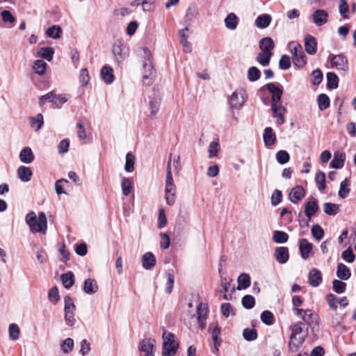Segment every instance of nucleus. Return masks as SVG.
Instances as JSON below:
<instances>
[{"label":"nucleus","mask_w":356,"mask_h":356,"mask_svg":"<svg viewBox=\"0 0 356 356\" xmlns=\"http://www.w3.org/2000/svg\"><path fill=\"white\" fill-rule=\"evenodd\" d=\"M266 87L272 94L273 116L277 118V123L281 125L284 123V113L285 112V108L280 104V99L283 93L282 87L278 83H269Z\"/></svg>","instance_id":"1"},{"label":"nucleus","mask_w":356,"mask_h":356,"mask_svg":"<svg viewBox=\"0 0 356 356\" xmlns=\"http://www.w3.org/2000/svg\"><path fill=\"white\" fill-rule=\"evenodd\" d=\"M25 220L33 233H46L47 229V221L46 215L43 211L38 213V218L33 211L30 212L26 216Z\"/></svg>","instance_id":"2"},{"label":"nucleus","mask_w":356,"mask_h":356,"mask_svg":"<svg viewBox=\"0 0 356 356\" xmlns=\"http://www.w3.org/2000/svg\"><path fill=\"white\" fill-rule=\"evenodd\" d=\"M302 325L303 323L302 322H297L294 323L291 327V334L288 346L289 350L291 353H296L305 342V337H300L297 338V336L302 332Z\"/></svg>","instance_id":"3"},{"label":"nucleus","mask_w":356,"mask_h":356,"mask_svg":"<svg viewBox=\"0 0 356 356\" xmlns=\"http://www.w3.org/2000/svg\"><path fill=\"white\" fill-rule=\"evenodd\" d=\"M163 352L162 356H174L178 349V343L175 341L172 333L164 331L163 333Z\"/></svg>","instance_id":"4"},{"label":"nucleus","mask_w":356,"mask_h":356,"mask_svg":"<svg viewBox=\"0 0 356 356\" xmlns=\"http://www.w3.org/2000/svg\"><path fill=\"white\" fill-rule=\"evenodd\" d=\"M64 310H65V321L69 326H72L75 322L74 311L75 305L73 300L69 296L64 298Z\"/></svg>","instance_id":"5"},{"label":"nucleus","mask_w":356,"mask_h":356,"mask_svg":"<svg viewBox=\"0 0 356 356\" xmlns=\"http://www.w3.org/2000/svg\"><path fill=\"white\" fill-rule=\"evenodd\" d=\"M330 59L332 68L343 72H346L348 70V61L344 55H331Z\"/></svg>","instance_id":"6"},{"label":"nucleus","mask_w":356,"mask_h":356,"mask_svg":"<svg viewBox=\"0 0 356 356\" xmlns=\"http://www.w3.org/2000/svg\"><path fill=\"white\" fill-rule=\"evenodd\" d=\"M246 95L243 89H238L234 91L231 95L229 104L232 108L238 109L245 102Z\"/></svg>","instance_id":"7"},{"label":"nucleus","mask_w":356,"mask_h":356,"mask_svg":"<svg viewBox=\"0 0 356 356\" xmlns=\"http://www.w3.org/2000/svg\"><path fill=\"white\" fill-rule=\"evenodd\" d=\"M197 321L201 330H204L206 326V321L208 315V307L206 304L200 302L196 309Z\"/></svg>","instance_id":"8"},{"label":"nucleus","mask_w":356,"mask_h":356,"mask_svg":"<svg viewBox=\"0 0 356 356\" xmlns=\"http://www.w3.org/2000/svg\"><path fill=\"white\" fill-rule=\"evenodd\" d=\"M154 347V341L151 339H143L138 345V350L143 353L142 356H154L153 349Z\"/></svg>","instance_id":"9"},{"label":"nucleus","mask_w":356,"mask_h":356,"mask_svg":"<svg viewBox=\"0 0 356 356\" xmlns=\"http://www.w3.org/2000/svg\"><path fill=\"white\" fill-rule=\"evenodd\" d=\"M165 196L166 203L172 206L176 200V186L174 181L165 182Z\"/></svg>","instance_id":"10"},{"label":"nucleus","mask_w":356,"mask_h":356,"mask_svg":"<svg viewBox=\"0 0 356 356\" xmlns=\"http://www.w3.org/2000/svg\"><path fill=\"white\" fill-rule=\"evenodd\" d=\"M312 22L317 26H321L325 24L328 21V13L322 9L315 10L312 15Z\"/></svg>","instance_id":"11"},{"label":"nucleus","mask_w":356,"mask_h":356,"mask_svg":"<svg viewBox=\"0 0 356 356\" xmlns=\"http://www.w3.org/2000/svg\"><path fill=\"white\" fill-rule=\"evenodd\" d=\"M113 54L115 61L120 63L127 56V48L121 42H115L113 47Z\"/></svg>","instance_id":"12"},{"label":"nucleus","mask_w":356,"mask_h":356,"mask_svg":"<svg viewBox=\"0 0 356 356\" xmlns=\"http://www.w3.org/2000/svg\"><path fill=\"white\" fill-rule=\"evenodd\" d=\"M293 312L298 316H300L302 320L309 326L314 323V314L310 309H302L299 308H293Z\"/></svg>","instance_id":"13"},{"label":"nucleus","mask_w":356,"mask_h":356,"mask_svg":"<svg viewBox=\"0 0 356 356\" xmlns=\"http://www.w3.org/2000/svg\"><path fill=\"white\" fill-rule=\"evenodd\" d=\"M274 256L276 261L281 264H285L289 259V249L286 247H277L275 250Z\"/></svg>","instance_id":"14"},{"label":"nucleus","mask_w":356,"mask_h":356,"mask_svg":"<svg viewBox=\"0 0 356 356\" xmlns=\"http://www.w3.org/2000/svg\"><path fill=\"white\" fill-rule=\"evenodd\" d=\"M305 195V191L302 186H296L289 193V200L294 204L298 203Z\"/></svg>","instance_id":"15"},{"label":"nucleus","mask_w":356,"mask_h":356,"mask_svg":"<svg viewBox=\"0 0 356 356\" xmlns=\"http://www.w3.org/2000/svg\"><path fill=\"white\" fill-rule=\"evenodd\" d=\"M305 49L309 55H314L317 51V41L316 38L307 35L305 38Z\"/></svg>","instance_id":"16"},{"label":"nucleus","mask_w":356,"mask_h":356,"mask_svg":"<svg viewBox=\"0 0 356 356\" xmlns=\"http://www.w3.org/2000/svg\"><path fill=\"white\" fill-rule=\"evenodd\" d=\"M318 210V205L317 200L313 197H310L305 204V213L306 216L310 219Z\"/></svg>","instance_id":"17"},{"label":"nucleus","mask_w":356,"mask_h":356,"mask_svg":"<svg viewBox=\"0 0 356 356\" xmlns=\"http://www.w3.org/2000/svg\"><path fill=\"white\" fill-rule=\"evenodd\" d=\"M313 245L306 238H302L299 241V250L301 257L303 259H307L309 257L312 250Z\"/></svg>","instance_id":"18"},{"label":"nucleus","mask_w":356,"mask_h":356,"mask_svg":"<svg viewBox=\"0 0 356 356\" xmlns=\"http://www.w3.org/2000/svg\"><path fill=\"white\" fill-rule=\"evenodd\" d=\"M309 284L314 287H316L322 282V275L317 268L312 269L308 275Z\"/></svg>","instance_id":"19"},{"label":"nucleus","mask_w":356,"mask_h":356,"mask_svg":"<svg viewBox=\"0 0 356 356\" xmlns=\"http://www.w3.org/2000/svg\"><path fill=\"white\" fill-rule=\"evenodd\" d=\"M156 258L151 252H147L143 255L142 265L145 270H151L156 265Z\"/></svg>","instance_id":"20"},{"label":"nucleus","mask_w":356,"mask_h":356,"mask_svg":"<svg viewBox=\"0 0 356 356\" xmlns=\"http://www.w3.org/2000/svg\"><path fill=\"white\" fill-rule=\"evenodd\" d=\"M346 154L342 152H337L334 154V158L330 162V166L335 169L341 168L344 165Z\"/></svg>","instance_id":"21"},{"label":"nucleus","mask_w":356,"mask_h":356,"mask_svg":"<svg viewBox=\"0 0 356 356\" xmlns=\"http://www.w3.org/2000/svg\"><path fill=\"white\" fill-rule=\"evenodd\" d=\"M101 77L107 84H111L114 81V74L113 68L108 65H104L101 70Z\"/></svg>","instance_id":"22"},{"label":"nucleus","mask_w":356,"mask_h":356,"mask_svg":"<svg viewBox=\"0 0 356 356\" xmlns=\"http://www.w3.org/2000/svg\"><path fill=\"white\" fill-rule=\"evenodd\" d=\"M145 70H147V72H145L143 76V84L149 86L153 83L154 78V70L151 64H144Z\"/></svg>","instance_id":"23"},{"label":"nucleus","mask_w":356,"mask_h":356,"mask_svg":"<svg viewBox=\"0 0 356 356\" xmlns=\"http://www.w3.org/2000/svg\"><path fill=\"white\" fill-rule=\"evenodd\" d=\"M17 175L21 181L28 182L31 180L33 172L29 167L21 165L17 169Z\"/></svg>","instance_id":"24"},{"label":"nucleus","mask_w":356,"mask_h":356,"mask_svg":"<svg viewBox=\"0 0 356 356\" xmlns=\"http://www.w3.org/2000/svg\"><path fill=\"white\" fill-rule=\"evenodd\" d=\"M264 142L266 146H271L276 141V136L271 127H266L263 135Z\"/></svg>","instance_id":"25"},{"label":"nucleus","mask_w":356,"mask_h":356,"mask_svg":"<svg viewBox=\"0 0 356 356\" xmlns=\"http://www.w3.org/2000/svg\"><path fill=\"white\" fill-rule=\"evenodd\" d=\"M238 24V18L234 13H229L225 19V24L227 29L235 30Z\"/></svg>","instance_id":"26"},{"label":"nucleus","mask_w":356,"mask_h":356,"mask_svg":"<svg viewBox=\"0 0 356 356\" xmlns=\"http://www.w3.org/2000/svg\"><path fill=\"white\" fill-rule=\"evenodd\" d=\"M19 159L24 163H31L34 160V155L31 148L25 147L19 153Z\"/></svg>","instance_id":"27"},{"label":"nucleus","mask_w":356,"mask_h":356,"mask_svg":"<svg viewBox=\"0 0 356 356\" xmlns=\"http://www.w3.org/2000/svg\"><path fill=\"white\" fill-rule=\"evenodd\" d=\"M337 275L341 280H347L350 277L351 273L345 264L340 263L337 266Z\"/></svg>","instance_id":"28"},{"label":"nucleus","mask_w":356,"mask_h":356,"mask_svg":"<svg viewBox=\"0 0 356 356\" xmlns=\"http://www.w3.org/2000/svg\"><path fill=\"white\" fill-rule=\"evenodd\" d=\"M275 47V44L272 38L266 37L259 41V49L261 51L272 52Z\"/></svg>","instance_id":"29"},{"label":"nucleus","mask_w":356,"mask_h":356,"mask_svg":"<svg viewBox=\"0 0 356 356\" xmlns=\"http://www.w3.org/2000/svg\"><path fill=\"white\" fill-rule=\"evenodd\" d=\"M271 16L268 14H263L259 15L256 20H255V24L257 27L260 29H265L267 28L271 22Z\"/></svg>","instance_id":"30"},{"label":"nucleus","mask_w":356,"mask_h":356,"mask_svg":"<svg viewBox=\"0 0 356 356\" xmlns=\"http://www.w3.org/2000/svg\"><path fill=\"white\" fill-rule=\"evenodd\" d=\"M98 286L95 280L90 278L86 279L83 284V291L86 293L92 294L97 291Z\"/></svg>","instance_id":"31"},{"label":"nucleus","mask_w":356,"mask_h":356,"mask_svg":"<svg viewBox=\"0 0 356 356\" xmlns=\"http://www.w3.org/2000/svg\"><path fill=\"white\" fill-rule=\"evenodd\" d=\"M237 282H238L237 289L238 290L245 289L250 286V284H251L250 277L248 274L242 273L238 276V277L237 279Z\"/></svg>","instance_id":"32"},{"label":"nucleus","mask_w":356,"mask_h":356,"mask_svg":"<svg viewBox=\"0 0 356 356\" xmlns=\"http://www.w3.org/2000/svg\"><path fill=\"white\" fill-rule=\"evenodd\" d=\"M273 56L272 52H266L261 51L257 56V61L262 66H267L270 63V58Z\"/></svg>","instance_id":"33"},{"label":"nucleus","mask_w":356,"mask_h":356,"mask_svg":"<svg viewBox=\"0 0 356 356\" xmlns=\"http://www.w3.org/2000/svg\"><path fill=\"white\" fill-rule=\"evenodd\" d=\"M327 87L329 89H335L338 87L339 78L334 72H327Z\"/></svg>","instance_id":"34"},{"label":"nucleus","mask_w":356,"mask_h":356,"mask_svg":"<svg viewBox=\"0 0 356 356\" xmlns=\"http://www.w3.org/2000/svg\"><path fill=\"white\" fill-rule=\"evenodd\" d=\"M60 278L64 287L66 289H70L74 284V276L71 271L63 274Z\"/></svg>","instance_id":"35"},{"label":"nucleus","mask_w":356,"mask_h":356,"mask_svg":"<svg viewBox=\"0 0 356 356\" xmlns=\"http://www.w3.org/2000/svg\"><path fill=\"white\" fill-rule=\"evenodd\" d=\"M54 54V50L50 47H41L38 52V54L40 57L47 60L48 61H51L53 59Z\"/></svg>","instance_id":"36"},{"label":"nucleus","mask_w":356,"mask_h":356,"mask_svg":"<svg viewBox=\"0 0 356 356\" xmlns=\"http://www.w3.org/2000/svg\"><path fill=\"white\" fill-rule=\"evenodd\" d=\"M273 240L277 243H284L289 240V235L283 231L276 230L273 232Z\"/></svg>","instance_id":"37"},{"label":"nucleus","mask_w":356,"mask_h":356,"mask_svg":"<svg viewBox=\"0 0 356 356\" xmlns=\"http://www.w3.org/2000/svg\"><path fill=\"white\" fill-rule=\"evenodd\" d=\"M324 212L330 216H334L339 211V206L337 204L325 202L323 204Z\"/></svg>","instance_id":"38"},{"label":"nucleus","mask_w":356,"mask_h":356,"mask_svg":"<svg viewBox=\"0 0 356 356\" xmlns=\"http://www.w3.org/2000/svg\"><path fill=\"white\" fill-rule=\"evenodd\" d=\"M62 33V29L59 26L53 25L47 29L46 31V34L48 37L58 39L60 38V34Z\"/></svg>","instance_id":"39"},{"label":"nucleus","mask_w":356,"mask_h":356,"mask_svg":"<svg viewBox=\"0 0 356 356\" xmlns=\"http://www.w3.org/2000/svg\"><path fill=\"white\" fill-rule=\"evenodd\" d=\"M44 121H43V116L41 113L38 114L34 118H30V124L31 126L35 129V131H39L42 126L43 125Z\"/></svg>","instance_id":"40"},{"label":"nucleus","mask_w":356,"mask_h":356,"mask_svg":"<svg viewBox=\"0 0 356 356\" xmlns=\"http://www.w3.org/2000/svg\"><path fill=\"white\" fill-rule=\"evenodd\" d=\"M133 181L131 179L124 177L121 182L122 193L125 196H128L131 193Z\"/></svg>","instance_id":"41"},{"label":"nucleus","mask_w":356,"mask_h":356,"mask_svg":"<svg viewBox=\"0 0 356 356\" xmlns=\"http://www.w3.org/2000/svg\"><path fill=\"white\" fill-rule=\"evenodd\" d=\"M261 320L264 324L267 325H271L275 323L274 315L271 312L268 310L264 311L261 314Z\"/></svg>","instance_id":"42"},{"label":"nucleus","mask_w":356,"mask_h":356,"mask_svg":"<svg viewBox=\"0 0 356 356\" xmlns=\"http://www.w3.org/2000/svg\"><path fill=\"white\" fill-rule=\"evenodd\" d=\"M47 64L42 60H37L34 62L33 66L35 72L39 75H42L45 73Z\"/></svg>","instance_id":"43"},{"label":"nucleus","mask_w":356,"mask_h":356,"mask_svg":"<svg viewBox=\"0 0 356 356\" xmlns=\"http://www.w3.org/2000/svg\"><path fill=\"white\" fill-rule=\"evenodd\" d=\"M350 181L347 179L343 180L340 184V188L339 191V196L341 198H346L350 193Z\"/></svg>","instance_id":"44"},{"label":"nucleus","mask_w":356,"mask_h":356,"mask_svg":"<svg viewBox=\"0 0 356 356\" xmlns=\"http://www.w3.org/2000/svg\"><path fill=\"white\" fill-rule=\"evenodd\" d=\"M318 105L321 111H324L330 106L329 97L325 94H321L318 97Z\"/></svg>","instance_id":"45"},{"label":"nucleus","mask_w":356,"mask_h":356,"mask_svg":"<svg viewBox=\"0 0 356 356\" xmlns=\"http://www.w3.org/2000/svg\"><path fill=\"white\" fill-rule=\"evenodd\" d=\"M135 156L131 153H127L126 155V162L124 170L127 172H132L134 170Z\"/></svg>","instance_id":"46"},{"label":"nucleus","mask_w":356,"mask_h":356,"mask_svg":"<svg viewBox=\"0 0 356 356\" xmlns=\"http://www.w3.org/2000/svg\"><path fill=\"white\" fill-rule=\"evenodd\" d=\"M9 337L11 340L16 341L19 337L20 330L15 323H12L8 327Z\"/></svg>","instance_id":"47"},{"label":"nucleus","mask_w":356,"mask_h":356,"mask_svg":"<svg viewBox=\"0 0 356 356\" xmlns=\"http://www.w3.org/2000/svg\"><path fill=\"white\" fill-rule=\"evenodd\" d=\"M315 181L319 191H323L325 188V174L323 172H318L316 174Z\"/></svg>","instance_id":"48"},{"label":"nucleus","mask_w":356,"mask_h":356,"mask_svg":"<svg viewBox=\"0 0 356 356\" xmlns=\"http://www.w3.org/2000/svg\"><path fill=\"white\" fill-rule=\"evenodd\" d=\"M160 106V101L158 99H152L149 101L150 117L153 118L157 114Z\"/></svg>","instance_id":"49"},{"label":"nucleus","mask_w":356,"mask_h":356,"mask_svg":"<svg viewBox=\"0 0 356 356\" xmlns=\"http://www.w3.org/2000/svg\"><path fill=\"white\" fill-rule=\"evenodd\" d=\"M242 305L248 309H250L254 307L255 305L254 298L251 295H245L243 297L241 300Z\"/></svg>","instance_id":"50"},{"label":"nucleus","mask_w":356,"mask_h":356,"mask_svg":"<svg viewBox=\"0 0 356 356\" xmlns=\"http://www.w3.org/2000/svg\"><path fill=\"white\" fill-rule=\"evenodd\" d=\"M293 63L298 67H302L307 64V56L305 52L300 51L297 57L293 58Z\"/></svg>","instance_id":"51"},{"label":"nucleus","mask_w":356,"mask_h":356,"mask_svg":"<svg viewBox=\"0 0 356 356\" xmlns=\"http://www.w3.org/2000/svg\"><path fill=\"white\" fill-rule=\"evenodd\" d=\"M261 76L259 70L256 67H251L248 71V78L250 81H257Z\"/></svg>","instance_id":"52"},{"label":"nucleus","mask_w":356,"mask_h":356,"mask_svg":"<svg viewBox=\"0 0 356 356\" xmlns=\"http://www.w3.org/2000/svg\"><path fill=\"white\" fill-rule=\"evenodd\" d=\"M290 159L289 154L285 150H280L276 154V159L280 164H285L289 162Z\"/></svg>","instance_id":"53"},{"label":"nucleus","mask_w":356,"mask_h":356,"mask_svg":"<svg viewBox=\"0 0 356 356\" xmlns=\"http://www.w3.org/2000/svg\"><path fill=\"white\" fill-rule=\"evenodd\" d=\"M323 73L319 69L313 70L312 72V83L314 86L319 85L323 80Z\"/></svg>","instance_id":"54"},{"label":"nucleus","mask_w":356,"mask_h":356,"mask_svg":"<svg viewBox=\"0 0 356 356\" xmlns=\"http://www.w3.org/2000/svg\"><path fill=\"white\" fill-rule=\"evenodd\" d=\"M220 145L218 141H212L209 146V157L213 158L218 156L219 152Z\"/></svg>","instance_id":"55"},{"label":"nucleus","mask_w":356,"mask_h":356,"mask_svg":"<svg viewBox=\"0 0 356 356\" xmlns=\"http://www.w3.org/2000/svg\"><path fill=\"white\" fill-rule=\"evenodd\" d=\"M243 335L244 339L248 341H254L257 338V332L254 329H244Z\"/></svg>","instance_id":"56"},{"label":"nucleus","mask_w":356,"mask_h":356,"mask_svg":"<svg viewBox=\"0 0 356 356\" xmlns=\"http://www.w3.org/2000/svg\"><path fill=\"white\" fill-rule=\"evenodd\" d=\"M48 299L49 301L53 302L54 304H56L59 301L60 296L56 286H53L50 289L48 293Z\"/></svg>","instance_id":"57"},{"label":"nucleus","mask_w":356,"mask_h":356,"mask_svg":"<svg viewBox=\"0 0 356 356\" xmlns=\"http://www.w3.org/2000/svg\"><path fill=\"white\" fill-rule=\"evenodd\" d=\"M346 284L341 280H334L332 282V287L334 291L340 294L343 293L346 290Z\"/></svg>","instance_id":"58"},{"label":"nucleus","mask_w":356,"mask_h":356,"mask_svg":"<svg viewBox=\"0 0 356 356\" xmlns=\"http://www.w3.org/2000/svg\"><path fill=\"white\" fill-rule=\"evenodd\" d=\"M311 232L312 236L317 240H321L324 236V231L318 225H315L312 227Z\"/></svg>","instance_id":"59"},{"label":"nucleus","mask_w":356,"mask_h":356,"mask_svg":"<svg viewBox=\"0 0 356 356\" xmlns=\"http://www.w3.org/2000/svg\"><path fill=\"white\" fill-rule=\"evenodd\" d=\"M291 65L290 57L288 55H283L279 61L280 68L282 70H286L291 67Z\"/></svg>","instance_id":"60"},{"label":"nucleus","mask_w":356,"mask_h":356,"mask_svg":"<svg viewBox=\"0 0 356 356\" xmlns=\"http://www.w3.org/2000/svg\"><path fill=\"white\" fill-rule=\"evenodd\" d=\"M67 101V97L65 95H56L55 93V98H54L52 104L56 108H60Z\"/></svg>","instance_id":"61"},{"label":"nucleus","mask_w":356,"mask_h":356,"mask_svg":"<svg viewBox=\"0 0 356 356\" xmlns=\"http://www.w3.org/2000/svg\"><path fill=\"white\" fill-rule=\"evenodd\" d=\"M54 98H55L54 91L49 92L47 94L40 97L39 99V104L40 106H43L46 102L53 103Z\"/></svg>","instance_id":"62"},{"label":"nucleus","mask_w":356,"mask_h":356,"mask_svg":"<svg viewBox=\"0 0 356 356\" xmlns=\"http://www.w3.org/2000/svg\"><path fill=\"white\" fill-rule=\"evenodd\" d=\"M2 20L5 23L13 24L15 22V18L12 15L10 11L4 10L1 13Z\"/></svg>","instance_id":"63"},{"label":"nucleus","mask_w":356,"mask_h":356,"mask_svg":"<svg viewBox=\"0 0 356 356\" xmlns=\"http://www.w3.org/2000/svg\"><path fill=\"white\" fill-rule=\"evenodd\" d=\"M79 80L83 86H86L88 83L90 81V76L87 68H83L81 70L79 73Z\"/></svg>","instance_id":"64"}]
</instances>
